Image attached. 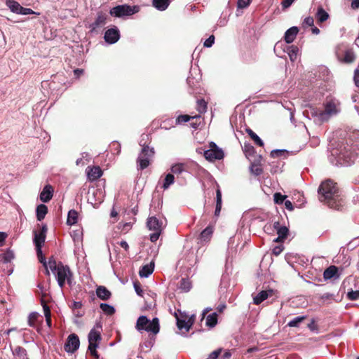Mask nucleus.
Here are the masks:
<instances>
[{"mask_svg":"<svg viewBox=\"0 0 359 359\" xmlns=\"http://www.w3.org/2000/svg\"><path fill=\"white\" fill-rule=\"evenodd\" d=\"M119 245H120L121 247L124 248L126 250H128V248H129V245H128V243L126 241H121L119 243Z\"/></svg>","mask_w":359,"mask_h":359,"instance_id":"nucleus-62","label":"nucleus"},{"mask_svg":"<svg viewBox=\"0 0 359 359\" xmlns=\"http://www.w3.org/2000/svg\"><path fill=\"white\" fill-rule=\"evenodd\" d=\"M196 109L200 114H203L206 111L207 109V103L203 99L198 100L197 101Z\"/></svg>","mask_w":359,"mask_h":359,"instance_id":"nucleus-44","label":"nucleus"},{"mask_svg":"<svg viewBox=\"0 0 359 359\" xmlns=\"http://www.w3.org/2000/svg\"><path fill=\"white\" fill-rule=\"evenodd\" d=\"M294 1V0H283L282 2V6L283 8H288Z\"/></svg>","mask_w":359,"mask_h":359,"instance_id":"nucleus-57","label":"nucleus"},{"mask_svg":"<svg viewBox=\"0 0 359 359\" xmlns=\"http://www.w3.org/2000/svg\"><path fill=\"white\" fill-rule=\"evenodd\" d=\"M351 6L353 9H358L359 8V0H352Z\"/></svg>","mask_w":359,"mask_h":359,"instance_id":"nucleus-60","label":"nucleus"},{"mask_svg":"<svg viewBox=\"0 0 359 359\" xmlns=\"http://www.w3.org/2000/svg\"><path fill=\"white\" fill-rule=\"evenodd\" d=\"M210 149L204 151V157L209 161L221 160L224 158V151L217 144L211 142L209 144Z\"/></svg>","mask_w":359,"mask_h":359,"instance_id":"nucleus-11","label":"nucleus"},{"mask_svg":"<svg viewBox=\"0 0 359 359\" xmlns=\"http://www.w3.org/2000/svg\"><path fill=\"white\" fill-rule=\"evenodd\" d=\"M285 208L289 210H293V205L291 201H285Z\"/></svg>","mask_w":359,"mask_h":359,"instance_id":"nucleus-61","label":"nucleus"},{"mask_svg":"<svg viewBox=\"0 0 359 359\" xmlns=\"http://www.w3.org/2000/svg\"><path fill=\"white\" fill-rule=\"evenodd\" d=\"M308 327L309 328V330H311V331H314L315 330H316V326L315 325V321L314 320H312L311 322L308 325Z\"/></svg>","mask_w":359,"mask_h":359,"instance_id":"nucleus-63","label":"nucleus"},{"mask_svg":"<svg viewBox=\"0 0 359 359\" xmlns=\"http://www.w3.org/2000/svg\"><path fill=\"white\" fill-rule=\"evenodd\" d=\"M320 201L325 202L330 208L339 210L343 206V201L339 194L336 184L332 180L323 182L319 189Z\"/></svg>","mask_w":359,"mask_h":359,"instance_id":"nucleus-1","label":"nucleus"},{"mask_svg":"<svg viewBox=\"0 0 359 359\" xmlns=\"http://www.w3.org/2000/svg\"><path fill=\"white\" fill-rule=\"evenodd\" d=\"M353 81L356 87L359 88V66L354 71Z\"/></svg>","mask_w":359,"mask_h":359,"instance_id":"nucleus-53","label":"nucleus"},{"mask_svg":"<svg viewBox=\"0 0 359 359\" xmlns=\"http://www.w3.org/2000/svg\"><path fill=\"white\" fill-rule=\"evenodd\" d=\"M43 311H44V316H45V318H46V323H47L48 326L49 327H51V313H50V310L49 307L46 304H44L43 306Z\"/></svg>","mask_w":359,"mask_h":359,"instance_id":"nucleus-41","label":"nucleus"},{"mask_svg":"<svg viewBox=\"0 0 359 359\" xmlns=\"http://www.w3.org/2000/svg\"><path fill=\"white\" fill-rule=\"evenodd\" d=\"M100 307L107 315H112L115 313L114 308L108 304L102 303L100 304Z\"/></svg>","mask_w":359,"mask_h":359,"instance_id":"nucleus-39","label":"nucleus"},{"mask_svg":"<svg viewBox=\"0 0 359 359\" xmlns=\"http://www.w3.org/2000/svg\"><path fill=\"white\" fill-rule=\"evenodd\" d=\"M251 172L255 175L258 176L262 173V169L259 165H252Z\"/></svg>","mask_w":359,"mask_h":359,"instance_id":"nucleus-51","label":"nucleus"},{"mask_svg":"<svg viewBox=\"0 0 359 359\" xmlns=\"http://www.w3.org/2000/svg\"><path fill=\"white\" fill-rule=\"evenodd\" d=\"M285 198H286V196L282 195L280 193H275L273 195L274 202H275V203H277V204L283 203Z\"/></svg>","mask_w":359,"mask_h":359,"instance_id":"nucleus-47","label":"nucleus"},{"mask_svg":"<svg viewBox=\"0 0 359 359\" xmlns=\"http://www.w3.org/2000/svg\"><path fill=\"white\" fill-rule=\"evenodd\" d=\"M147 225L149 230L154 231L150 235V241L154 243L159 238L163 229V223L156 217H149L147 219Z\"/></svg>","mask_w":359,"mask_h":359,"instance_id":"nucleus-7","label":"nucleus"},{"mask_svg":"<svg viewBox=\"0 0 359 359\" xmlns=\"http://www.w3.org/2000/svg\"><path fill=\"white\" fill-rule=\"evenodd\" d=\"M305 319H306V316H297V317L294 318V319H292V320H290L287 323V325L291 327H298L299 323H302Z\"/></svg>","mask_w":359,"mask_h":359,"instance_id":"nucleus-42","label":"nucleus"},{"mask_svg":"<svg viewBox=\"0 0 359 359\" xmlns=\"http://www.w3.org/2000/svg\"><path fill=\"white\" fill-rule=\"evenodd\" d=\"M45 239L46 235H43V233H34V243L39 253H41V248L45 242Z\"/></svg>","mask_w":359,"mask_h":359,"instance_id":"nucleus-20","label":"nucleus"},{"mask_svg":"<svg viewBox=\"0 0 359 359\" xmlns=\"http://www.w3.org/2000/svg\"><path fill=\"white\" fill-rule=\"evenodd\" d=\"M154 155V148H149L148 146H144L137 160L139 168L140 170H144L147 168Z\"/></svg>","mask_w":359,"mask_h":359,"instance_id":"nucleus-5","label":"nucleus"},{"mask_svg":"<svg viewBox=\"0 0 359 359\" xmlns=\"http://www.w3.org/2000/svg\"><path fill=\"white\" fill-rule=\"evenodd\" d=\"M251 2L252 0H238L237 6L238 8H245Z\"/></svg>","mask_w":359,"mask_h":359,"instance_id":"nucleus-49","label":"nucleus"},{"mask_svg":"<svg viewBox=\"0 0 359 359\" xmlns=\"http://www.w3.org/2000/svg\"><path fill=\"white\" fill-rule=\"evenodd\" d=\"M299 29L297 27H292L288 29L284 36V39L287 43H290L294 41L298 34Z\"/></svg>","mask_w":359,"mask_h":359,"instance_id":"nucleus-19","label":"nucleus"},{"mask_svg":"<svg viewBox=\"0 0 359 359\" xmlns=\"http://www.w3.org/2000/svg\"><path fill=\"white\" fill-rule=\"evenodd\" d=\"M215 42V36L213 35L210 36L204 42L203 46L207 48L211 47Z\"/></svg>","mask_w":359,"mask_h":359,"instance_id":"nucleus-52","label":"nucleus"},{"mask_svg":"<svg viewBox=\"0 0 359 359\" xmlns=\"http://www.w3.org/2000/svg\"><path fill=\"white\" fill-rule=\"evenodd\" d=\"M191 287V283L189 280L182 278L180 281V288L184 292H188Z\"/></svg>","mask_w":359,"mask_h":359,"instance_id":"nucleus-43","label":"nucleus"},{"mask_svg":"<svg viewBox=\"0 0 359 359\" xmlns=\"http://www.w3.org/2000/svg\"><path fill=\"white\" fill-rule=\"evenodd\" d=\"M175 177L174 175L171 173H168L165 175L164 179V182L163 184L162 187L163 189H167L169 187L174 183Z\"/></svg>","mask_w":359,"mask_h":359,"instance_id":"nucleus-38","label":"nucleus"},{"mask_svg":"<svg viewBox=\"0 0 359 359\" xmlns=\"http://www.w3.org/2000/svg\"><path fill=\"white\" fill-rule=\"evenodd\" d=\"M53 191V188L51 185H46L40 194V200L43 203H48L51 200Z\"/></svg>","mask_w":359,"mask_h":359,"instance_id":"nucleus-15","label":"nucleus"},{"mask_svg":"<svg viewBox=\"0 0 359 359\" xmlns=\"http://www.w3.org/2000/svg\"><path fill=\"white\" fill-rule=\"evenodd\" d=\"M14 259V254L11 250H7L6 252L0 255V260L5 264L11 262Z\"/></svg>","mask_w":359,"mask_h":359,"instance_id":"nucleus-34","label":"nucleus"},{"mask_svg":"<svg viewBox=\"0 0 359 359\" xmlns=\"http://www.w3.org/2000/svg\"><path fill=\"white\" fill-rule=\"evenodd\" d=\"M170 170L173 174L180 175L187 170V165L182 163H175L171 166Z\"/></svg>","mask_w":359,"mask_h":359,"instance_id":"nucleus-30","label":"nucleus"},{"mask_svg":"<svg viewBox=\"0 0 359 359\" xmlns=\"http://www.w3.org/2000/svg\"><path fill=\"white\" fill-rule=\"evenodd\" d=\"M78 222V212L75 210H70L68 212L67 224L69 226L74 225Z\"/></svg>","mask_w":359,"mask_h":359,"instance_id":"nucleus-27","label":"nucleus"},{"mask_svg":"<svg viewBox=\"0 0 359 359\" xmlns=\"http://www.w3.org/2000/svg\"><path fill=\"white\" fill-rule=\"evenodd\" d=\"M39 317V314L37 312H32L28 316V325L30 327H35L36 322Z\"/></svg>","mask_w":359,"mask_h":359,"instance_id":"nucleus-40","label":"nucleus"},{"mask_svg":"<svg viewBox=\"0 0 359 359\" xmlns=\"http://www.w3.org/2000/svg\"><path fill=\"white\" fill-rule=\"evenodd\" d=\"M79 339L76 334H71L67 338L65 349L68 353L75 352L79 347Z\"/></svg>","mask_w":359,"mask_h":359,"instance_id":"nucleus-12","label":"nucleus"},{"mask_svg":"<svg viewBox=\"0 0 359 359\" xmlns=\"http://www.w3.org/2000/svg\"><path fill=\"white\" fill-rule=\"evenodd\" d=\"M217 323V315L216 313H213L207 316L206 325L210 327H215Z\"/></svg>","mask_w":359,"mask_h":359,"instance_id":"nucleus-36","label":"nucleus"},{"mask_svg":"<svg viewBox=\"0 0 359 359\" xmlns=\"http://www.w3.org/2000/svg\"><path fill=\"white\" fill-rule=\"evenodd\" d=\"M50 269L53 273H55L59 268V263H57L56 261L53 258H50L48 262L47 263L46 273L48 275L49 271L48 269Z\"/></svg>","mask_w":359,"mask_h":359,"instance_id":"nucleus-35","label":"nucleus"},{"mask_svg":"<svg viewBox=\"0 0 359 359\" xmlns=\"http://www.w3.org/2000/svg\"><path fill=\"white\" fill-rule=\"evenodd\" d=\"M138 12V7L130 6L126 4L119 5L112 8L109 13L111 15L116 18H122L124 16H129Z\"/></svg>","mask_w":359,"mask_h":359,"instance_id":"nucleus-8","label":"nucleus"},{"mask_svg":"<svg viewBox=\"0 0 359 359\" xmlns=\"http://www.w3.org/2000/svg\"><path fill=\"white\" fill-rule=\"evenodd\" d=\"M36 254L39 262L43 264L45 268H47V262H46V259L42 254V250H41V253H39L38 251L36 250Z\"/></svg>","mask_w":359,"mask_h":359,"instance_id":"nucleus-54","label":"nucleus"},{"mask_svg":"<svg viewBox=\"0 0 359 359\" xmlns=\"http://www.w3.org/2000/svg\"><path fill=\"white\" fill-rule=\"evenodd\" d=\"M86 172L90 181H95L102 175V170L99 166H94L93 168L88 167Z\"/></svg>","mask_w":359,"mask_h":359,"instance_id":"nucleus-16","label":"nucleus"},{"mask_svg":"<svg viewBox=\"0 0 359 359\" xmlns=\"http://www.w3.org/2000/svg\"><path fill=\"white\" fill-rule=\"evenodd\" d=\"M246 132L249 135V136L253 140L255 143L260 147L264 145L263 141L261 140V138L255 133H254L251 129L248 128L246 130Z\"/></svg>","mask_w":359,"mask_h":359,"instance_id":"nucleus-37","label":"nucleus"},{"mask_svg":"<svg viewBox=\"0 0 359 359\" xmlns=\"http://www.w3.org/2000/svg\"><path fill=\"white\" fill-rule=\"evenodd\" d=\"M283 247L282 246H276L273 249V253L275 255H278L281 253V252L283 251Z\"/></svg>","mask_w":359,"mask_h":359,"instance_id":"nucleus-59","label":"nucleus"},{"mask_svg":"<svg viewBox=\"0 0 359 359\" xmlns=\"http://www.w3.org/2000/svg\"><path fill=\"white\" fill-rule=\"evenodd\" d=\"M324 110L311 108L309 114L315 122L321 123L337 116L341 111V102L336 98L327 99L323 104Z\"/></svg>","mask_w":359,"mask_h":359,"instance_id":"nucleus-2","label":"nucleus"},{"mask_svg":"<svg viewBox=\"0 0 359 359\" xmlns=\"http://www.w3.org/2000/svg\"><path fill=\"white\" fill-rule=\"evenodd\" d=\"M347 298L349 300L355 301L359 299V290H351L347 292Z\"/></svg>","mask_w":359,"mask_h":359,"instance_id":"nucleus-46","label":"nucleus"},{"mask_svg":"<svg viewBox=\"0 0 359 359\" xmlns=\"http://www.w3.org/2000/svg\"><path fill=\"white\" fill-rule=\"evenodd\" d=\"M154 264L151 262L149 264H146L143 266L139 271V275L142 278H147L149 277L154 271Z\"/></svg>","mask_w":359,"mask_h":359,"instance_id":"nucleus-21","label":"nucleus"},{"mask_svg":"<svg viewBox=\"0 0 359 359\" xmlns=\"http://www.w3.org/2000/svg\"><path fill=\"white\" fill-rule=\"evenodd\" d=\"M197 117H199V116H189V115H180L177 119H176V122L177 124H181V123H187L188 122L190 119L191 118H197Z\"/></svg>","mask_w":359,"mask_h":359,"instance_id":"nucleus-45","label":"nucleus"},{"mask_svg":"<svg viewBox=\"0 0 359 359\" xmlns=\"http://www.w3.org/2000/svg\"><path fill=\"white\" fill-rule=\"evenodd\" d=\"M5 4L12 13L19 14L22 6L15 0H6Z\"/></svg>","mask_w":359,"mask_h":359,"instance_id":"nucleus-24","label":"nucleus"},{"mask_svg":"<svg viewBox=\"0 0 359 359\" xmlns=\"http://www.w3.org/2000/svg\"><path fill=\"white\" fill-rule=\"evenodd\" d=\"M222 208V192L219 189L216 191V208L215 215L219 216Z\"/></svg>","mask_w":359,"mask_h":359,"instance_id":"nucleus-29","label":"nucleus"},{"mask_svg":"<svg viewBox=\"0 0 359 359\" xmlns=\"http://www.w3.org/2000/svg\"><path fill=\"white\" fill-rule=\"evenodd\" d=\"M175 316L177 320V326L180 330H184L185 332H189L191 326L194 323L195 315L188 316L186 313H180V316L175 313Z\"/></svg>","mask_w":359,"mask_h":359,"instance_id":"nucleus-10","label":"nucleus"},{"mask_svg":"<svg viewBox=\"0 0 359 359\" xmlns=\"http://www.w3.org/2000/svg\"><path fill=\"white\" fill-rule=\"evenodd\" d=\"M97 296L102 300H107L110 298L111 294L104 286H99L96 289Z\"/></svg>","mask_w":359,"mask_h":359,"instance_id":"nucleus-22","label":"nucleus"},{"mask_svg":"<svg viewBox=\"0 0 359 359\" xmlns=\"http://www.w3.org/2000/svg\"><path fill=\"white\" fill-rule=\"evenodd\" d=\"M107 15L102 12L97 13L95 20L90 25L92 30H95L107 23Z\"/></svg>","mask_w":359,"mask_h":359,"instance_id":"nucleus-14","label":"nucleus"},{"mask_svg":"<svg viewBox=\"0 0 359 359\" xmlns=\"http://www.w3.org/2000/svg\"><path fill=\"white\" fill-rule=\"evenodd\" d=\"M135 328L139 332L145 330L156 334L160 330L159 320L158 318H154L152 320H149L147 316H141L137 318Z\"/></svg>","mask_w":359,"mask_h":359,"instance_id":"nucleus-3","label":"nucleus"},{"mask_svg":"<svg viewBox=\"0 0 359 359\" xmlns=\"http://www.w3.org/2000/svg\"><path fill=\"white\" fill-rule=\"evenodd\" d=\"M6 238H7V234L4 232L0 231V246H2L4 245Z\"/></svg>","mask_w":359,"mask_h":359,"instance_id":"nucleus-58","label":"nucleus"},{"mask_svg":"<svg viewBox=\"0 0 359 359\" xmlns=\"http://www.w3.org/2000/svg\"><path fill=\"white\" fill-rule=\"evenodd\" d=\"M286 52L287 53L289 57L292 62H294L297 59L299 53V48L296 46H290L287 48Z\"/></svg>","mask_w":359,"mask_h":359,"instance_id":"nucleus-28","label":"nucleus"},{"mask_svg":"<svg viewBox=\"0 0 359 359\" xmlns=\"http://www.w3.org/2000/svg\"><path fill=\"white\" fill-rule=\"evenodd\" d=\"M58 285L62 288L67 281L69 285L72 284L73 274L68 266L64 265L62 262H59V268L55 273Z\"/></svg>","mask_w":359,"mask_h":359,"instance_id":"nucleus-4","label":"nucleus"},{"mask_svg":"<svg viewBox=\"0 0 359 359\" xmlns=\"http://www.w3.org/2000/svg\"><path fill=\"white\" fill-rule=\"evenodd\" d=\"M88 351L90 354L95 358H99V355L96 351L98 346V343L101 341V335L100 331L96 330L95 328L92 329L88 334Z\"/></svg>","mask_w":359,"mask_h":359,"instance_id":"nucleus-9","label":"nucleus"},{"mask_svg":"<svg viewBox=\"0 0 359 359\" xmlns=\"http://www.w3.org/2000/svg\"><path fill=\"white\" fill-rule=\"evenodd\" d=\"M314 20L311 17H307L304 19V23L308 26H313Z\"/></svg>","mask_w":359,"mask_h":359,"instance_id":"nucleus-56","label":"nucleus"},{"mask_svg":"<svg viewBox=\"0 0 359 359\" xmlns=\"http://www.w3.org/2000/svg\"><path fill=\"white\" fill-rule=\"evenodd\" d=\"M170 0H153L154 6L159 11H165L169 6Z\"/></svg>","mask_w":359,"mask_h":359,"instance_id":"nucleus-31","label":"nucleus"},{"mask_svg":"<svg viewBox=\"0 0 359 359\" xmlns=\"http://www.w3.org/2000/svg\"><path fill=\"white\" fill-rule=\"evenodd\" d=\"M19 14L24 15H32V14L39 15V13H36L35 11H34L31 8H24V7L22 6V8L20 9Z\"/></svg>","mask_w":359,"mask_h":359,"instance_id":"nucleus-48","label":"nucleus"},{"mask_svg":"<svg viewBox=\"0 0 359 359\" xmlns=\"http://www.w3.org/2000/svg\"><path fill=\"white\" fill-rule=\"evenodd\" d=\"M48 212V208L43 204H40L36 208V218L38 221H41L44 219Z\"/></svg>","mask_w":359,"mask_h":359,"instance_id":"nucleus-26","label":"nucleus"},{"mask_svg":"<svg viewBox=\"0 0 359 359\" xmlns=\"http://www.w3.org/2000/svg\"><path fill=\"white\" fill-rule=\"evenodd\" d=\"M337 271L338 268L337 266H330L325 270L323 277L326 280L331 279L337 276Z\"/></svg>","mask_w":359,"mask_h":359,"instance_id":"nucleus-25","label":"nucleus"},{"mask_svg":"<svg viewBox=\"0 0 359 359\" xmlns=\"http://www.w3.org/2000/svg\"><path fill=\"white\" fill-rule=\"evenodd\" d=\"M13 353L14 355L18 356L19 359H28L27 351L23 347L16 346L13 350Z\"/></svg>","mask_w":359,"mask_h":359,"instance_id":"nucleus-32","label":"nucleus"},{"mask_svg":"<svg viewBox=\"0 0 359 359\" xmlns=\"http://www.w3.org/2000/svg\"><path fill=\"white\" fill-rule=\"evenodd\" d=\"M221 353V349H217L214 351H212L210 355L208 358L209 359H217L218 356Z\"/></svg>","mask_w":359,"mask_h":359,"instance_id":"nucleus-55","label":"nucleus"},{"mask_svg":"<svg viewBox=\"0 0 359 359\" xmlns=\"http://www.w3.org/2000/svg\"><path fill=\"white\" fill-rule=\"evenodd\" d=\"M337 58L344 63H352L355 60V55L353 50L341 43L339 45L336 50Z\"/></svg>","mask_w":359,"mask_h":359,"instance_id":"nucleus-6","label":"nucleus"},{"mask_svg":"<svg viewBox=\"0 0 359 359\" xmlns=\"http://www.w3.org/2000/svg\"><path fill=\"white\" fill-rule=\"evenodd\" d=\"M273 226L277 229L278 233V237L274 240L275 242H281L287 238L288 229L286 226H280L278 222H275Z\"/></svg>","mask_w":359,"mask_h":359,"instance_id":"nucleus-17","label":"nucleus"},{"mask_svg":"<svg viewBox=\"0 0 359 359\" xmlns=\"http://www.w3.org/2000/svg\"><path fill=\"white\" fill-rule=\"evenodd\" d=\"M273 293V291L272 290H262L253 297V303L259 305L269 297L272 296Z\"/></svg>","mask_w":359,"mask_h":359,"instance_id":"nucleus-18","label":"nucleus"},{"mask_svg":"<svg viewBox=\"0 0 359 359\" xmlns=\"http://www.w3.org/2000/svg\"><path fill=\"white\" fill-rule=\"evenodd\" d=\"M133 286L135 290L137 295L142 297L143 296V290L141 288V285L139 282L136 281L133 283Z\"/></svg>","mask_w":359,"mask_h":359,"instance_id":"nucleus-50","label":"nucleus"},{"mask_svg":"<svg viewBox=\"0 0 359 359\" xmlns=\"http://www.w3.org/2000/svg\"><path fill=\"white\" fill-rule=\"evenodd\" d=\"M104 39L109 44L115 43L120 39L119 30L116 27L107 29L104 33Z\"/></svg>","mask_w":359,"mask_h":359,"instance_id":"nucleus-13","label":"nucleus"},{"mask_svg":"<svg viewBox=\"0 0 359 359\" xmlns=\"http://www.w3.org/2000/svg\"><path fill=\"white\" fill-rule=\"evenodd\" d=\"M316 16L320 22H323L329 18V14L322 7L318 8Z\"/></svg>","mask_w":359,"mask_h":359,"instance_id":"nucleus-33","label":"nucleus"},{"mask_svg":"<svg viewBox=\"0 0 359 359\" xmlns=\"http://www.w3.org/2000/svg\"><path fill=\"white\" fill-rule=\"evenodd\" d=\"M74 73L77 77H79L83 73V70L82 69H76L74 70Z\"/></svg>","mask_w":359,"mask_h":359,"instance_id":"nucleus-64","label":"nucleus"},{"mask_svg":"<svg viewBox=\"0 0 359 359\" xmlns=\"http://www.w3.org/2000/svg\"><path fill=\"white\" fill-rule=\"evenodd\" d=\"M213 233V227L211 226H207L200 234L199 239L201 242H208L210 241Z\"/></svg>","mask_w":359,"mask_h":359,"instance_id":"nucleus-23","label":"nucleus"}]
</instances>
